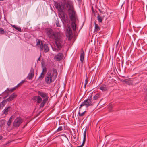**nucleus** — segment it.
<instances>
[{"label": "nucleus", "instance_id": "a878e982", "mask_svg": "<svg viewBox=\"0 0 147 147\" xmlns=\"http://www.w3.org/2000/svg\"><path fill=\"white\" fill-rule=\"evenodd\" d=\"M5 120H0V127L1 128L2 126L5 124Z\"/></svg>", "mask_w": 147, "mask_h": 147}, {"label": "nucleus", "instance_id": "7c9ffc66", "mask_svg": "<svg viewBox=\"0 0 147 147\" xmlns=\"http://www.w3.org/2000/svg\"><path fill=\"white\" fill-rule=\"evenodd\" d=\"M5 34L4 30L1 28L0 27V34Z\"/></svg>", "mask_w": 147, "mask_h": 147}, {"label": "nucleus", "instance_id": "aec40b11", "mask_svg": "<svg viewBox=\"0 0 147 147\" xmlns=\"http://www.w3.org/2000/svg\"><path fill=\"white\" fill-rule=\"evenodd\" d=\"M103 19L100 14L97 15V20L99 23H102Z\"/></svg>", "mask_w": 147, "mask_h": 147}, {"label": "nucleus", "instance_id": "ddd939ff", "mask_svg": "<svg viewBox=\"0 0 147 147\" xmlns=\"http://www.w3.org/2000/svg\"><path fill=\"white\" fill-rule=\"evenodd\" d=\"M85 56V54L84 51L82 49H81V53L80 55V59L81 62L82 64L83 63L84 57Z\"/></svg>", "mask_w": 147, "mask_h": 147}, {"label": "nucleus", "instance_id": "473e14b6", "mask_svg": "<svg viewBox=\"0 0 147 147\" xmlns=\"http://www.w3.org/2000/svg\"><path fill=\"white\" fill-rule=\"evenodd\" d=\"M38 96H35L32 98V100L35 101H37L38 98L37 97H38Z\"/></svg>", "mask_w": 147, "mask_h": 147}, {"label": "nucleus", "instance_id": "5701e85b", "mask_svg": "<svg viewBox=\"0 0 147 147\" xmlns=\"http://www.w3.org/2000/svg\"><path fill=\"white\" fill-rule=\"evenodd\" d=\"M12 26L13 28H15V29H16L17 30L19 31L20 32H21V28H20L19 27H18L15 25H13Z\"/></svg>", "mask_w": 147, "mask_h": 147}, {"label": "nucleus", "instance_id": "6e6552de", "mask_svg": "<svg viewBox=\"0 0 147 147\" xmlns=\"http://www.w3.org/2000/svg\"><path fill=\"white\" fill-rule=\"evenodd\" d=\"M54 5L56 8L60 13L63 11V10L65 9V6L63 3V1L59 3L57 2L55 3Z\"/></svg>", "mask_w": 147, "mask_h": 147}, {"label": "nucleus", "instance_id": "f3484780", "mask_svg": "<svg viewBox=\"0 0 147 147\" xmlns=\"http://www.w3.org/2000/svg\"><path fill=\"white\" fill-rule=\"evenodd\" d=\"M17 95H16L15 93H13L6 100L8 102L11 101Z\"/></svg>", "mask_w": 147, "mask_h": 147}, {"label": "nucleus", "instance_id": "72a5a7b5", "mask_svg": "<svg viewBox=\"0 0 147 147\" xmlns=\"http://www.w3.org/2000/svg\"><path fill=\"white\" fill-rule=\"evenodd\" d=\"M105 27H108L109 26V25L108 24V20H105Z\"/></svg>", "mask_w": 147, "mask_h": 147}, {"label": "nucleus", "instance_id": "f03ea898", "mask_svg": "<svg viewBox=\"0 0 147 147\" xmlns=\"http://www.w3.org/2000/svg\"><path fill=\"white\" fill-rule=\"evenodd\" d=\"M52 74L48 73L45 78L46 82L48 84H50L53 82L56 78L58 73L56 69H52Z\"/></svg>", "mask_w": 147, "mask_h": 147}, {"label": "nucleus", "instance_id": "20e7f679", "mask_svg": "<svg viewBox=\"0 0 147 147\" xmlns=\"http://www.w3.org/2000/svg\"><path fill=\"white\" fill-rule=\"evenodd\" d=\"M36 45L40 48V51H43L45 53L49 51V49L48 44L44 43L42 41L39 39H36Z\"/></svg>", "mask_w": 147, "mask_h": 147}, {"label": "nucleus", "instance_id": "a211bd4d", "mask_svg": "<svg viewBox=\"0 0 147 147\" xmlns=\"http://www.w3.org/2000/svg\"><path fill=\"white\" fill-rule=\"evenodd\" d=\"M71 21H72V22L71 24V27L74 30H75L76 29V18H75V20Z\"/></svg>", "mask_w": 147, "mask_h": 147}, {"label": "nucleus", "instance_id": "49530a36", "mask_svg": "<svg viewBox=\"0 0 147 147\" xmlns=\"http://www.w3.org/2000/svg\"><path fill=\"white\" fill-rule=\"evenodd\" d=\"M38 61H40V57L38 58Z\"/></svg>", "mask_w": 147, "mask_h": 147}, {"label": "nucleus", "instance_id": "58836bf2", "mask_svg": "<svg viewBox=\"0 0 147 147\" xmlns=\"http://www.w3.org/2000/svg\"><path fill=\"white\" fill-rule=\"evenodd\" d=\"M100 16L103 18H104L105 17V15L104 14H103V13H101L100 14Z\"/></svg>", "mask_w": 147, "mask_h": 147}, {"label": "nucleus", "instance_id": "393cba45", "mask_svg": "<svg viewBox=\"0 0 147 147\" xmlns=\"http://www.w3.org/2000/svg\"><path fill=\"white\" fill-rule=\"evenodd\" d=\"M63 129V128L62 126H60L55 131L56 132H58L62 131Z\"/></svg>", "mask_w": 147, "mask_h": 147}, {"label": "nucleus", "instance_id": "4468645a", "mask_svg": "<svg viewBox=\"0 0 147 147\" xmlns=\"http://www.w3.org/2000/svg\"><path fill=\"white\" fill-rule=\"evenodd\" d=\"M92 96V94H91V96H90L88 97L91 96ZM101 96V94L100 93H97L95 94L94 96L93 97V99H92V100H93V102H94V103H95V101H94V100H97L100 98Z\"/></svg>", "mask_w": 147, "mask_h": 147}, {"label": "nucleus", "instance_id": "4be33fe9", "mask_svg": "<svg viewBox=\"0 0 147 147\" xmlns=\"http://www.w3.org/2000/svg\"><path fill=\"white\" fill-rule=\"evenodd\" d=\"M67 30L69 34V36L67 37H71V36L72 34V30L69 27L68 29H67Z\"/></svg>", "mask_w": 147, "mask_h": 147}, {"label": "nucleus", "instance_id": "6ab92c4d", "mask_svg": "<svg viewBox=\"0 0 147 147\" xmlns=\"http://www.w3.org/2000/svg\"><path fill=\"white\" fill-rule=\"evenodd\" d=\"M10 107L9 106L7 108H5L3 111V114L7 115L8 114L9 110L10 109Z\"/></svg>", "mask_w": 147, "mask_h": 147}, {"label": "nucleus", "instance_id": "4c0bfd02", "mask_svg": "<svg viewBox=\"0 0 147 147\" xmlns=\"http://www.w3.org/2000/svg\"><path fill=\"white\" fill-rule=\"evenodd\" d=\"M88 83V79L87 78H86L85 79V84H87Z\"/></svg>", "mask_w": 147, "mask_h": 147}, {"label": "nucleus", "instance_id": "cd10ccee", "mask_svg": "<svg viewBox=\"0 0 147 147\" xmlns=\"http://www.w3.org/2000/svg\"><path fill=\"white\" fill-rule=\"evenodd\" d=\"M45 74L41 73L40 75L39 76L38 79L39 80H41L44 77Z\"/></svg>", "mask_w": 147, "mask_h": 147}, {"label": "nucleus", "instance_id": "603ef678", "mask_svg": "<svg viewBox=\"0 0 147 147\" xmlns=\"http://www.w3.org/2000/svg\"><path fill=\"white\" fill-rule=\"evenodd\" d=\"M4 0H0V1H3Z\"/></svg>", "mask_w": 147, "mask_h": 147}, {"label": "nucleus", "instance_id": "423d86ee", "mask_svg": "<svg viewBox=\"0 0 147 147\" xmlns=\"http://www.w3.org/2000/svg\"><path fill=\"white\" fill-rule=\"evenodd\" d=\"M37 92L38 95L39 96H40L43 99L42 102L41 103L40 105V107L42 108L45 105L48 100L49 98L48 94L47 93L40 91H38Z\"/></svg>", "mask_w": 147, "mask_h": 147}, {"label": "nucleus", "instance_id": "e433bc0d", "mask_svg": "<svg viewBox=\"0 0 147 147\" xmlns=\"http://www.w3.org/2000/svg\"><path fill=\"white\" fill-rule=\"evenodd\" d=\"M56 24L57 26L58 27H60L61 26L60 25V24H59V23L58 21L57 23H56Z\"/></svg>", "mask_w": 147, "mask_h": 147}, {"label": "nucleus", "instance_id": "a19ab883", "mask_svg": "<svg viewBox=\"0 0 147 147\" xmlns=\"http://www.w3.org/2000/svg\"><path fill=\"white\" fill-rule=\"evenodd\" d=\"M73 37H68L67 40L68 41H70L71 40Z\"/></svg>", "mask_w": 147, "mask_h": 147}, {"label": "nucleus", "instance_id": "c85d7f7f", "mask_svg": "<svg viewBox=\"0 0 147 147\" xmlns=\"http://www.w3.org/2000/svg\"><path fill=\"white\" fill-rule=\"evenodd\" d=\"M7 101L6 100H3L1 103V105H2V107H3L7 103Z\"/></svg>", "mask_w": 147, "mask_h": 147}, {"label": "nucleus", "instance_id": "1a4fd4ad", "mask_svg": "<svg viewBox=\"0 0 147 147\" xmlns=\"http://www.w3.org/2000/svg\"><path fill=\"white\" fill-rule=\"evenodd\" d=\"M23 122L22 119L20 117H17L14 121L13 125L14 127H18Z\"/></svg>", "mask_w": 147, "mask_h": 147}, {"label": "nucleus", "instance_id": "f257e3e1", "mask_svg": "<svg viewBox=\"0 0 147 147\" xmlns=\"http://www.w3.org/2000/svg\"><path fill=\"white\" fill-rule=\"evenodd\" d=\"M94 102L92 100V96L88 97V99L85 100L80 105L79 107V110L78 114L80 117H83L85 114L86 111L85 110L83 112L81 113L80 112L82 111V107L85 106L86 108H88L89 106H92L94 105Z\"/></svg>", "mask_w": 147, "mask_h": 147}, {"label": "nucleus", "instance_id": "2f4dec72", "mask_svg": "<svg viewBox=\"0 0 147 147\" xmlns=\"http://www.w3.org/2000/svg\"><path fill=\"white\" fill-rule=\"evenodd\" d=\"M18 88L16 86L15 87H14L13 88L10 89L9 90H8V92H13L14 90H15V89L16 88Z\"/></svg>", "mask_w": 147, "mask_h": 147}, {"label": "nucleus", "instance_id": "37998d69", "mask_svg": "<svg viewBox=\"0 0 147 147\" xmlns=\"http://www.w3.org/2000/svg\"><path fill=\"white\" fill-rule=\"evenodd\" d=\"M3 138V137L1 136V135H0V140H1Z\"/></svg>", "mask_w": 147, "mask_h": 147}, {"label": "nucleus", "instance_id": "c03bdc74", "mask_svg": "<svg viewBox=\"0 0 147 147\" xmlns=\"http://www.w3.org/2000/svg\"><path fill=\"white\" fill-rule=\"evenodd\" d=\"M119 40L117 42V44H116V45H117H117H118V43H119Z\"/></svg>", "mask_w": 147, "mask_h": 147}, {"label": "nucleus", "instance_id": "3c124183", "mask_svg": "<svg viewBox=\"0 0 147 147\" xmlns=\"http://www.w3.org/2000/svg\"><path fill=\"white\" fill-rule=\"evenodd\" d=\"M133 38H134V40H135V37H133Z\"/></svg>", "mask_w": 147, "mask_h": 147}, {"label": "nucleus", "instance_id": "79ce46f5", "mask_svg": "<svg viewBox=\"0 0 147 147\" xmlns=\"http://www.w3.org/2000/svg\"><path fill=\"white\" fill-rule=\"evenodd\" d=\"M1 18H2L1 13V12L0 11V20L1 19Z\"/></svg>", "mask_w": 147, "mask_h": 147}, {"label": "nucleus", "instance_id": "7ed1b4c3", "mask_svg": "<svg viewBox=\"0 0 147 147\" xmlns=\"http://www.w3.org/2000/svg\"><path fill=\"white\" fill-rule=\"evenodd\" d=\"M55 40V44L57 48L55 47H52L53 50L55 52H58L60 50L64 45L63 41L61 37H54Z\"/></svg>", "mask_w": 147, "mask_h": 147}, {"label": "nucleus", "instance_id": "a18cd8bd", "mask_svg": "<svg viewBox=\"0 0 147 147\" xmlns=\"http://www.w3.org/2000/svg\"><path fill=\"white\" fill-rule=\"evenodd\" d=\"M98 10L99 11H100V13H102V12L101 10L100 9H98Z\"/></svg>", "mask_w": 147, "mask_h": 147}, {"label": "nucleus", "instance_id": "0eeeda50", "mask_svg": "<svg viewBox=\"0 0 147 147\" xmlns=\"http://www.w3.org/2000/svg\"><path fill=\"white\" fill-rule=\"evenodd\" d=\"M67 11H68V14L69 15V18L71 20L73 21L75 20V18H76V13L75 11L74 6L69 8Z\"/></svg>", "mask_w": 147, "mask_h": 147}, {"label": "nucleus", "instance_id": "bb28decb", "mask_svg": "<svg viewBox=\"0 0 147 147\" xmlns=\"http://www.w3.org/2000/svg\"><path fill=\"white\" fill-rule=\"evenodd\" d=\"M38 98L37 100V102L38 104H39L42 101V99L41 97L39 96L37 97Z\"/></svg>", "mask_w": 147, "mask_h": 147}, {"label": "nucleus", "instance_id": "f8f14e48", "mask_svg": "<svg viewBox=\"0 0 147 147\" xmlns=\"http://www.w3.org/2000/svg\"><path fill=\"white\" fill-rule=\"evenodd\" d=\"M62 1L63 3L65 6V8H68L70 7H72V6H73V5L70 3L69 1L68 0H63Z\"/></svg>", "mask_w": 147, "mask_h": 147}, {"label": "nucleus", "instance_id": "864d4df0", "mask_svg": "<svg viewBox=\"0 0 147 147\" xmlns=\"http://www.w3.org/2000/svg\"><path fill=\"white\" fill-rule=\"evenodd\" d=\"M94 40L95 41V39H94Z\"/></svg>", "mask_w": 147, "mask_h": 147}, {"label": "nucleus", "instance_id": "b1692460", "mask_svg": "<svg viewBox=\"0 0 147 147\" xmlns=\"http://www.w3.org/2000/svg\"><path fill=\"white\" fill-rule=\"evenodd\" d=\"M121 81L126 83L127 84L130 85L131 84L129 82V80L127 79H125V80H121Z\"/></svg>", "mask_w": 147, "mask_h": 147}, {"label": "nucleus", "instance_id": "9b49d317", "mask_svg": "<svg viewBox=\"0 0 147 147\" xmlns=\"http://www.w3.org/2000/svg\"><path fill=\"white\" fill-rule=\"evenodd\" d=\"M63 57V54L61 53H59L56 55L54 57V59L57 61H60L62 60Z\"/></svg>", "mask_w": 147, "mask_h": 147}, {"label": "nucleus", "instance_id": "2eb2a0df", "mask_svg": "<svg viewBox=\"0 0 147 147\" xmlns=\"http://www.w3.org/2000/svg\"><path fill=\"white\" fill-rule=\"evenodd\" d=\"M99 89L102 91L104 92L108 90L109 88L107 86L104 84H102L100 87Z\"/></svg>", "mask_w": 147, "mask_h": 147}, {"label": "nucleus", "instance_id": "8fccbe9b", "mask_svg": "<svg viewBox=\"0 0 147 147\" xmlns=\"http://www.w3.org/2000/svg\"><path fill=\"white\" fill-rule=\"evenodd\" d=\"M92 12H94V10H93V8H92Z\"/></svg>", "mask_w": 147, "mask_h": 147}, {"label": "nucleus", "instance_id": "09e8293b", "mask_svg": "<svg viewBox=\"0 0 147 147\" xmlns=\"http://www.w3.org/2000/svg\"><path fill=\"white\" fill-rule=\"evenodd\" d=\"M87 84H84V87L85 88L86 87V86Z\"/></svg>", "mask_w": 147, "mask_h": 147}, {"label": "nucleus", "instance_id": "c9c22d12", "mask_svg": "<svg viewBox=\"0 0 147 147\" xmlns=\"http://www.w3.org/2000/svg\"><path fill=\"white\" fill-rule=\"evenodd\" d=\"M46 71H47V69L45 67L43 68L42 71V73L43 74H44V72L46 73Z\"/></svg>", "mask_w": 147, "mask_h": 147}, {"label": "nucleus", "instance_id": "5fc2aeb1", "mask_svg": "<svg viewBox=\"0 0 147 147\" xmlns=\"http://www.w3.org/2000/svg\"><path fill=\"white\" fill-rule=\"evenodd\" d=\"M1 98V97H0V99Z\"/></svg>", "mask_w": 147, "mask_h": 147}, {"label": "nucleus", "instance_id": "c756f323", "mask_svg": "<svg viewBox=\"0 0 147 147\" xmlns=\"http://www.w3.org/2000/svg\"><path fill=\"white\" fill-rule=\"evenodd\" d=\"M25 82V80H22L16 86V87L18 88V87H19L20 86H21L22 84L24 83Z\"/></svg>", "mask_w": 147, "mask_h": 147}, {"label": "nucleus", "instance_id": "dca6fc26", "mask_svg": "<svg viewBox=\"0 0 147 147\" xmlns=\"http://www.w3.org/2000/svg\"><path fill=\"white\" fill-rule=\"evenodd\" d=\"M34 76V69L31 68L30 69V73L28 74V78L30 80Z\"/></svg>", "mask_w": 147, "mask_h": 147}, {"label": "nucleus", "instance_id": "39448f33", "mask_svg": "<svg viewBox=\"0 0 147 147\" xmlns=\"http://www.w3.org/2000/svg\"><path fill=\"white\" fill-rule=\"evenodd\" d=\"M45 32L48 37H61L60 33L58 32H55L51 28H46Z\"/></svg>", "mask_w": 147, "mask_h": 147}, {"label": "nucleus", "instance_id": "412c9836", "mask_svg": "<svg viewBox=\"0 0 147 147\" xmlns=\"http://www.w3.org/2000/svg\"><path fill=\"white\" fill-rule=\"evenodd\" d=\"M95 25V30L96 31H98L100 30V28L98 26V25L96 24L95 22L94 23Z\"/></svg>", "mask_w": 147, "mask_h": 147}, {"label": "nucleus", "instance_id": "9d476101", "mask_svg": "<svg viewBox=\"0 0 147 147\" xmlns=\"http://www.w3.org/2000/svg\"><path fill=\"white\" fill-rule=\"evenodd\" d=\"M59 16L61 20H63L65 22H67L68 21V17L64 11L60 12V13L59 14Z\"/></svg>", "mask_w": 147, "mask_h": 147}, {"label": "nucleus", "instance_id": "ea45409f", "mask_svg": "<svg viewBox=\"0 0 147 147\" xmlns=\"http://www.w3.org/2000/svg\"><path fill=\"white\" fill-rule=\"evenodd\" d=\"M13 118V116H11L9 119V120L11 121H12V119Z\"/></svg>", "mask_w": 147, "mask_h": 147}, {"label": "nucleus", "instance_id": "de8ad7c7", "mask_svg": "<svg viewBox=\"0 0 147 147\" xmlns=\"http://www.w3.org/2000/svg\"><path fill=\"white\" fill-rule=\"evenodd\" d=\"M93 37H92L91 38V42H92L93 41Z\"/></svg>", "mask_w": 147, "mask_h": 147}, {"label": "nucleus", "instance_id": "f704fd0d", "mask_svg": "<svg viewBox=\"0 0 147 147\" xmlns=\"http://www.w3.org/2000/svg\"><path fill=\"white\" fill-rule=\"evenodd\" d=\"M12 122V121L8 120L7 123V125L8 126V127H9L10 126V125L11 124Z\"/></svg>", "mask_w": 147, "mask_h": 147}]
</instances>
